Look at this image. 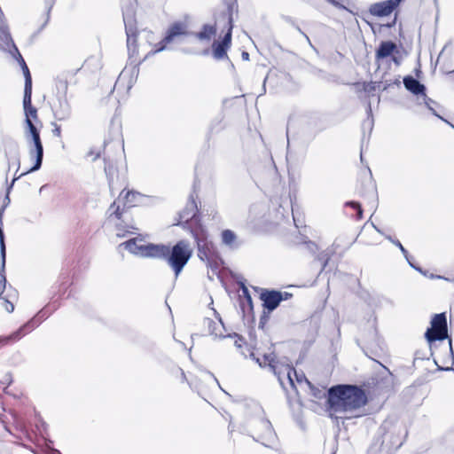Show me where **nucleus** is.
<instances>
[{"instance_id":"nucleus-1","label":"nucleus","mask_w":454,"mask_h":454,"mask_svg":"<svg viewBox=\"0 0 454 454\" xmlns=\"http://www.w3.org/2000/svg\"><path fill=\"white\" fill-rule=\"evenodd\" d=\"M367 403L364 391L353 385H337L327 391L326 411L333 419H348L351 413Z\"/></svg>"},{"instance_id":"nucleus-2","label":"nucleus","mask_w":454,"mask_h":454,"mask_svg":"<svg viewBox=\"0 0 454 454\" xmlns=\"http://www.w3.org/2000/svg\"><path fill=\"white\" fill-rule=\"evenodd\" d=\"M154 250H156L154 258L165 260L174 270L176 277L183 270L193 253L189 241L185 239L179 240L171 248L163 244H157Z\"/></svg>"},{"instance_id":"nucleus-3","label":"nucleus","mask_w":454,"mask_h":454,"mask_svg":"<svg viewBox=\"0 0 454 454\" xmlns=\"http://www.w3.org/2000/svg\"><path fill=\"white\" fill-rule=\"evenodd\" d=\"M251 356L261 367H269V369L277 376L283 388H285V379L292 387H295L293 375L295 376L298 382L301 383L304 380L309 387H311L310 381L306 379L303 373H298L295 369L289 364L279 363L277 360L275 354H264L262 357H255L254 354L252 353Z\"/></svg>"},{"instance_id":"nucleus-4","label":"nucleus","mask_w":454,"mask_h":454,"mask_svg":"<svg viewBox=\"0 0 454 454\" xmlns=\"http://www.w3.org/2000/svg\"><path fill=\"white\" fill-rule=\"evenodd\" d=\"M191 234L195 239L198 256L200 260L207 262L208 265L216 270V262L213 263L215 250L213 243L208 240L207 231L202 224H197L195 227H191Z\"/></svg>"},{"instance_id":"nucleus-5","label":"nucleus","mask_w":454,"mask_h":454,"mask_svg":"<svg viewBox=\"0 0 454 454\" xmlns=\"http://www.w3.org/2000/svg\"><path fill=\"white\" fill-rule=\"evenodd\" d=\"M250 433L254 439L264 446H270L276 440V434L270 420L264 418L254 419L250 421Z\"/></svg>"},{"instance_id":"nucleus-6","label":"nucleus","mask_w":454,"mask_h":454,"mask_svg":"<svg viewBox=\"0 0 454 454\" xmlns=\"http://www.w3.org/2000/svg\"><path fill=\"white\" fill-rule=\"evenodd\" d=\"M27 139L30 144L29 155L31 157H34V156L35 157V162L34 166L29 170H27L25 173L20 174L18 177H14L12 179L11 184L7 188V194L5 197V200H7L8 202L10 201L9 192H10V190L12 189V187L13 186L14 182L18 178L21 177L22 176H24L29 172H34V171L38 170L42 166L43 158V144H42L41 137H40V132L38 131L35 134L28 136V137H27Z\"/></svg>"},{"instance_id":"nucleus-7","label":"nucleus","mask_w":454,"mask_h":454,"mask_svg":"<svg viewBox=\"0 0 454 454\" xmlns=\"http://www.w3.org/2000/svg\"><path fill=\"white\" fill-rule=\"evenodd\" d=\"M120 202L121 201H119V200L114 201L110 205V207L107 210V214H108V218L110 220L115 219V220L120 221V223H115L116 230H117L116 235L118 237H124L127 233H134L133 230H136L137 228H135L132 224L125 222L127 207H124V205L122 207H121Z\"/></svg>"},{"instance_id":"nucleus-8","label":"nucleus","mask_w":454,"mask_h":454,"mask_svg":"<svg viewBox=\"0 0 454 454\" xmlns=\"http://www.w3.org/2000/svg\"><path fill=\"white\" fill-rule=\"evenodd\" d=\"M119 247L124 248L136 255L154 258V254H156V250H154V248L157 247V245L152 243L145 244L144 237L142 235H138L136 238H132L122 242L119 245Z\"/></svg>"},{"instance_id":"nucleus-9","label":"nucleus","mask_w":454,"mask_h":454,"mask_svg":"<svg viewBox=\"0 0 454 454\" xmlns=\"http://www.w3.org/2000/svg\"><path fill=\"white\" fill-rule=\"evenodd\" d=\"M198 213V206L192 194L185 207L179 213V221L176 224L183 226L184 229L191 232V227L201 224Z\"/></svg>"},{"instance_id":"nucleus-10","label":"nucleus","mask_w":454,"mask_h":454,"mask_svg":"<svg viewBox=\"0 0 454 454\" xmlns=\"http://www.w3.org/2000/svg\"><path fill=\"white\" fill-rule=\"evenodd\" d=\"M431 328H428L425 333L428 342L443 340L448 338V326L445 313L434 315L431 321Z\"/></svg>"},{"instance_id":"nucleus-11","label":"nucleus","mask_w":454,"mask_h":454,"mask_svg":"<svg viewBox=\"0 0 454 454\" xmlns=\"http://www.w3.org/2000/svg\"><path fill=\"white\" fill-rule=\"evenodd\" d=\"M291 297L292 294L290 293L268 289H263L260 294L262 306L268 310V313L276 309L282 301H286Z\"/></svg>"},{"instance_id":"nucleus-12","label":"nucleus","mask_w":454,"mask_h":454,"mask_svg":"<svg viewBox=\"0 0 454 454\" xmlns=\"http://www.w3.org/2000/svg\"><path fill=\"white\" fill-rule=\"evenodd\" d=\"M37 317H34L27 324L22 325L16 332L12 333L10 335L0 337V345H7L12 342H15L22 338L26 333L31 332L33 329L37 327L39 324L42 322L43 317L45 316L43 311H41Z\"/></svg>"},{"instance_id":"nucleus-13","label":"nucleus","mask_w":454,"mask_h":454,"mask_svg":"<svg viewBox=\"0 0 454 454\" xmlns=\"http://www.w3.org/2000/svg\"><path fill=\"white\" fill-rule=\"evenodd\" d=\"M188 35L187 24L185 22L176 21V22L172 23L168 27L164 38L158 43L159 48L155 51L157 52V51H163L166 48L167 44L174 42L177 37H179L181 35Z\"/></svg>"},{"instance_id":"nucleus-14","label":"nucleus","mask_w":454,"mask_h":454,"mask_svg":"<svg viewBox=\"0 0 454 454\" xmlns=\"http://www.w3.org/2000/svg\"><path fill=\"white\" fill-rule=\"evenodd\" d=\"M122 16L127 35V46L129 49L131 46H136L137 36L135 12L133 8L130 7L124 9L122 11Z\"/></svg>"},{"instance_id":"nucleus-15","label":"nucleus","mask_w":454,"mask_h":454,"mask_svg":"<svg viewBox=\"0 0 454 454\" xmlns=\"http://www.w3.org/2000/svg\"><path fill=\"white\" fill-rule=\"evenodd\" d=\"M402 0H387L371 5L370 13L374 16L383 17L389 15Z\"/></svg>"},{"instance_id":"nucleus-16","label":"nucleus","mask_w":454,"mask_h":454,"mask_svg":"<svg viewBox=\"0 0 454 454\" xmlns=\"http://www.w3.org/2000/svg\"><path fill=\"white\" fill-rule=\"evenodd\" d=\"M143 197V194L133 190L125 192V190H123L120 193L118 200L122 202L124 207L130 208L138 206L141 203Z\"/></svg>"},{"instance_id":"nucleus-17","label":"nucleus","mask_w":454,"mask_h":454,"mask_svg":"<svg viewBox=\"0 0 454 454\" xmlns=\"http://www.w3.org/2000/svg\"><path fill=\"white\" fill-rule=\"evenodd\" d=\"M32 88H24L23 106L26 118L36 119L37 110L32 106Z\"/></svg>"},{"instance_id":"nucleus-18","label":"nucleus","mask_w":454,"mask_h":454,"mask_svg":"<svg viewBox=\"0 0 454 454\" xmlns=\"http://www.w3.org/2000/svg\"><path fill=\"white\" fill-rule=\"evenodd\" d=\"M12 55L16 59V60L19 62V64L22 69V72H23V74L25 77V88H27V89L32 88V77H31L30 71L28 69V67L27 66L23 57L20 53V51L15 44H13Z\"/></svg>"},{"instance_id":"nucleus-19","label":"nucleus","mask_w":454,"mask_h":454,"mask_svg":"<svg viewBox=\"0 0 454 454\" xmlns=\"http://www.w3.org/2000/svg\"><path fill=\"white\" fill-rule=\"evenodd\" d=\"M396 44L391 41H383L380 43L379 48L375 52V59L377 60L383 59L391 56L396 51Z\"/></svg>"},{"instance_id":"nucleus-20","label":"nucleus","mask_w":454,"mask_h":454,"mask_svg":"<svg viewBox=\"0 0 454 454\" xmlns=\"http://www.w3.org/2000/svg\"><path fill=\"white\" fill-rule=\"evenodd\" d=\"M404 87L414 95H425L426 87L411 75L403 78Z\"/></svg>"},{"instance_id":"nucleus-21","label":"nucleus","mask_w":454,"mask_h":454,"mask_svg":"<svg viewBox=\"0 0 454 454\" xmlns=\"http://www.w3.org/2000/svg\"><path fill=\"white\" fill-rule=\"evenodd\" d=\"M5 155H12V158H8L9 167L11 163L17 166V169H19L20 162V153H19V145L14 141H10L5 148Z\"/></svg>"},{"instance_id":"nucleus-22","label":"nucleus","mask_w":454,"mask_h":454,"mask_svg":"<svg viewBox=\"0 0 454 454\" xmlns=\"http://www.w3.org/2000/svg\"><path fill=\"white\" fill-rule=\"evenodd\" d=\"M204 324L208 327V333L211 335H215V337L223 336V333L221 328L223 327V323L219 320L218 323L213 321L210 318H205Z\"/></svg>"},{"instance_id":"nucleus-23","label":"nucleus","mask_w":454,"mask_h":454,"mask_svg":"<svg viewBox=\"0 0 454 454\" xmlns=\"http://www.w3.org/2000/svg\"><path fill=\"white\" fill-rule=\"evenodd\" d=\"M216 33V28L213 25L206 24L202 27L201 31L195 34L196 37L200 40L209 41L212 36Z\"/></svg>"},{"instance_id":"nucleus-24","label":"nucleus","mask_w":454,"mask_h":454,"mask_svg":"<svg viewBox=\"0 0 454 454\" xmlns=\"http://www.w3.org/2000/svg\"><path fill=\"white\" fill-rule=\"evenodd\" d=\"M70 106L67 102H59V108L54 109V115L57 119L63 121L70 116Z\"/></svg>"},{"instance_id":"nucleus-25","label":"nucleus","mask_w":454,"mask_h":454,"mask_svg":"<svg viewBox=\"0 0 454 454\" xmlns=\"http://www.w3.org/2000/svg\"><path fill=\"white\" fill-rule=\"evenodd\" d=\"M222 242L231 248H236L238 246L235 244L237 236L234 231L231 230H224L222 232Z\"/></svg>"},{"instance_id":"nucleus-26","label":"nucleus","mask_w":454,"mask_h":454,"mask_svg":"<svg viewBox=\"0 0 454 454\" xmlns=\"http://www.w3.org/2000/svg\"><path fill=\"white\" fill-rule=\"evenodd\" d=\"M228 48L220 43H213V56L215 59L220 60L227 58Z\"/></svg>"},{"instance_id":"nucleus-27","label":"nucleus","mask_w":454,"mask_h":454,"mask_svg":"<svg viewBox=\"0 0 454 454\" xmlns=\"http://www.w3.org/2000/svg\"><path fill=\"white\" fill-rule=\"evenodd\" d=\"M231 23H232V19H231V17H230L229 18L230 27L228 29V32L223 36V40L220 42L221 44L226 46L228 49L230 48L231 43V30H232Z\"/></svg>"},{"instance_id":"nucleus-28","label":"nucleus","mask_w":454,"mask_h":454,"mask_svg":"<svg viewBox=\"0 0 454 454\" xmlns=\"http://www.w3.org/2000/svg\"><path fill=\"white\" fill-rule=\"evenodd\" d=\"M242 294L244 296L245 301L242 302V307H245V302L249 307V309L253 308L252 298L250 296L248 289L243 285L242 286Z\"/></svg>"},{"instance_id":"nucleus-29","label":"nucleus","mask_w":454,"mask_h":454,"mask_svg":"<svg viewBox=\"0 0 454 454\" xmlns=\"http://www.w3.org/2000/svg\"><path fill=\"white\" fill-rule=\"evenodd\" d=\"M25 122L27 126L26 137L39 131L31 119L26 118Z\"/></svg>"},{"instance_id":"nucleus-30","label":"nucleus","mask_w":454,"mask_h":454,"mask_svg":"<svg viewBox=\"0 0 454 454\" xmlns=\"http://www.w3.org/2000/svg\"><path fill=\"white\" fill-rule=\"evenodd\" d=\"M424 96L425 105L432 112V114L435 116H437L439 119L442 120L445 122H448L447 120H445L443 117L440 116L435 110L432 107L431 104H434V102L429 98L426 94Z\"/></svg>"},{"instance_id":"nucleus-31","label":"nucleus","mask_w":454,"mask_h":454,"mask_svg":"<svg viewBox=\"0 0 454 454\" xmlns=\"http://www.w3.org/2000/svg\"><path fill=\"white\" fill-rule=\"evenodd\" d=\"M346 206H349V207H353L354 209H356V218L362 219L363 210H362L359 203L355 202V201H348L346 203Z\"/></svg>"},{"instance_id":"nucleus-32","label":"nucleus","mask_w":454,"mask_h":454,"mask_svg":"<svg viewBox=\"0 0 454 454\" xmlns=\"http://www.w3.org/2000/svg\"><path fill=\"white\" fill-rule=\"evenodd\" d=\"M387 239L390 240L394 245L396 246V247H399L402 254L404 255L405 258L408 256V251L403 247V246L401 244V242L398 239H394L390 236H387Z\"/></svg>"},{"instance_id":"nucleus-33","label":"nucleus","mask_w":454,"mask_h":454,"mask_svg":"<svg viewBox=\"0 0 454 454\" xmlns=\"http://www.w3.org/2000/svg\"><path fill=\"white\" fill-rule=\"evenodd\" d=\"M3 305H4V309L7 312H9V313L13 312V310H14V304L12 301H10L8 299H4Z\"/></svg>"},{"instance_id":"nucleus-34","label":"nucleus","mask_w":454,"mask_h":454,"mask_svg":"<svg viewBox=\"0 0 454 454\" xmlns=\"http://www.w3.org/2000/svg\"><path fill=\"white\" fill-rule=\"evenodd\" d=\"M57 87H58V90H62L64 92L67 91V82L66 80H61V79H59L58 80V83H57Z\"/></svg>"},{"instance_id":"nucleus-35","label":"nucleus","mask_w":454,"mask_h":454,"mask_svg":"<svg viewBox=\"0 0 454 454\" xmlns=\"http://www.w3.org/2000/svg\"><path fill=\"white\" fill-rule=\"evenodd\" d=\"M317 259L322 262V270H324L325 268V266L327 265V262H328V257L326 254H320Z\"/></svg>"},{"instance_id":"nucleus-36","label":"nucleus","mask_w":454,"mask_h":454,"mask_svg":"<svg viewBox=\"0 0 454 454\" xmlns=\"http://www.w3.org/2000/svg\"><path fill=\"white\" fill-rule=\"evenodd\" d=\"M54 129H52V133L54 136L60 137H61V127L57 124H53Z\"/></svg>"},{"instance_id":"nucleus-37","label":"nucleus","mask_w":454,"mask_h":454,"mask_svg":"<svg viewBox=\"0 0 454 454\" xmlns=\"http://www.w3.org/2000/svg\"><path fill=\"white\" fill-rule=\"evenodd\" d=\"M310 389L312 390V394L315 397L317 398H321L322 397V391L320 389H317L314 386L311 385V387H309Z\"/></svg>"},{"instance_id":"nucleus-38","label":"nucleus","mask_w":454,"mask_h":454,"mask_svg":"<svg viewBox=\"0 0 454 454\" xmlns=\"http://www.w3.org/2000/svg\"><path fill=\"white\" fill-rule=\"evenodd\" d=\"M329 3L333 4L334 6L340 7V8H345L343 5H341L340 2L342 0H327Z\"/></svg>"},{"instance_id":"nucleus-39","label":"nucleus","mask_w":454,"mask_h":454,"mask_svg":"<svg viewBox=\"0 0 454 454\" xmlns=\"http://www.w3.org/2000/svg\"><path fill=\"white\" fill-rule=\"evenodd\" d=\"M12 376L10 374H7L5 377H4V383H7L8 385H10L12 383Z\"/></svg>"},{"instance_id":"nucleus-40","label":"nucleus","mask_w":454,"mask_h":454,"mask_svg":"<svg viewBox=\"0 0 454 454\" xmlns=\"http://www.w3.org/2000/svg\"><path fill=\"white\" fill-rule=\"evenodd\" d=\"M295 27L306 38V40L309 42V36L298 26L295 25Z\"/></svg>"},{"instance_id":"nucleus-41","label":"nucleus","mask_w":454,"mask_h":454,"mask_svg":"<svg viewBox=\"0 0 454 454\" xmlns=\"http://www.w3.org/2000/svg\"><path fill=\"white\" fill-rule=\"evenodd\" d=\"M392 60H393V62H394L395 65H397V66H399V65H400V63H401V61H400L399 58H397V57H395V56H393V57H392Z\"/></svg>"},{"instance_id":"nucleus-42","label":"nucleus","mask_w":454,"mask_h":454,"mask_svg":"<svg viewBox=\"0 0 454 454\" xmlns=\"http://www.w3.org/2000/svg\"><path fill=\"white\" fill-rule=\"evenodd\" d=\"M449 345H450V350L451 356L453 357V364H454V353H453V350H452V341H451V339L449 340Z\"/></svg>"},{"instance_id":"nucleus-43","label":"nucleus","mask_w":454,"mask_h":454,"mask_svg":"<svg viewBox=\"0 0 454 454\" xmlns=\"http://www.w3.org/2000/svg\"><path fill=\"white\" fill-rule=\"evenodd\" d=\"M406 260H407V262H409V264H410L412 268H414V269H416L417 270H419V271L421 270L419 268H417L416 266H414V265L411 263V261H410L409 255L407 256Z\"/></svg>"},{"instance_id":"nucleus-44","label":"nucleus","mask_w":454,"mask_h":454,"mask_svg":"<svg viewBox=\"0 0 454 454\" xmlns=\"http://www.w3.org/2000/svg\"><path fill=\"white\" fill-rule=\"evenodd\" d=\"M249 58V54L246 51L242 52V59L247 60Z\"/></svg>"},{"instance_id":"nucleus-45","label":"nucleus","mask_w":454,"mask_h":454,"mask_svg":"<svg viewBox=\"0 0 454 454\" xmlns=\"http://www.w3.org/2000/svg\"><path fill=\"white\" fill-rule=\"evenodd\" d=\"M389 424H390L389 421H387V420L384 421V423L382 425V428L387 429L388 427Z\"/></svg>"},{"instance_id":"nucleus-46","label":"nucleus","mask_w":454,"mask_h":454,"mask_svg":"<svg viewBox=\"0 0 454 454\" xmlns=\"http://www.w3.org/2000/svg\"><path fill=\"white\" fill-rule=\"evenodd\" d=\"M111 170H112V169H111V167H107V166H106V167H105V171H106V175H107V176H109V175H110Z\"/></svg>"},{"instance_id":"nucleus-47","label":"nucleus","mask_w":454,"mask_h":454,"mask_svg":"<svg viewBox=\"0 0 454 454\" xmlns=\"http://www.w3.org/2000/svg\"><path fill=\"white\" fill-rule=\"evenodd\" d=\"M181 375H182L183 380H185L186 377H185L184 372L182 370H181Z\"/></svg>"},{"instance_id":"nucleus-48","label":"nucleus","mask_w":454,"mask_h":454,"mask_svg":"<svg viewBox=\"0 0 454 454\" xmlns=\"http://www.w3.org/2000/svg\"><path fill=\"white\" fill-rule=\"evenodd\" d=\"M108 182H109V185L111 186V185H112V184H113V178H112V177H109V178H108Z\"/></svg>"},{"instance_id":"nucleus-49","label":"nucleus","mask_w":454,"mask_h":454,"mask_svg":"<svg viewBox=\"0 0 454 454\" xmlns=\"http://www.w3.org/2000/svg\"><path fill=\"white\" fill-rule=\"evenodd\" d=\"M293 217H294V223H295L296 227H299V226H298V224L296 223V218H295V216H294V214H293Z\"/></svg>"},{"instance_id":"nucleus-50","label":"nucleus","mask_w":454,"mask_h":454,"mask_svg":"<svg viewBox=\"0 0 454 454\" xmlns=\"http://www.w3.org/2000/svg\"><path fill=\"white\" fill-rule=\"evenodd\" d=\"M372 113V109H371V105L369 104L368 105V114H371Z\"/></svg>"},{"instance_id":"nucleus-51","label":"nucleus","mask_w":454,"mask_h":454,"mask_svg":"<svg viewBox=\"0 0 454 454\" xmlns=\"http://www.w3.org/2000/svg\"><path fill=\"white\" fill-rule=\"evenodd\" d=\"M448 124H450L453 129H454V125H452L451 123H450L449 121L447 122Z\"/></svg>"},{"instance_id":"nucleus-52","label":"nucleus","mask_w":454,"mask_h":454,"mask_svg":"<svg viewBox=\"0 0 454 454\" xmlns=\"http://www.w3.org/2000/svg\"><path fill=\"white\" fill-rule=\"evenodd\" d=\"M448 124H450L453 129H454V125H452L451 123H450L449 121L447 122Z\"/></svg>"}]
</instances>
